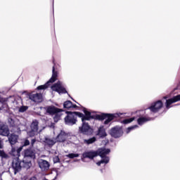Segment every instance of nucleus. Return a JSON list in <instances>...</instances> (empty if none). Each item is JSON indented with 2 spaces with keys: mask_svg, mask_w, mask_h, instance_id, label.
<instances>
[{
  "mask_svg": "<svg viewBox=\"0 0 180 180\" xmlns=\"http://www.w3.org/2000/svg\"><path fill=\"white\" fill-rule=\"evenodd\" d=\"M59 162H60V158H58V156H55L53 158V162L56 164Z\"/></svg>",
  "mask_w": 180,
  "mask_h": 180,
  "instance_id": "nucleus-33",
  "label": "nucleus"
},
{
  "mask_svg": "<svg viewBox=\"0 0 180 180\" xmlns=\"http://www.w3.org/2000/svg\"><path fill=\"white\" fill-rule=\"evenodd\" d=\"M39 139L41 143H45L47 146H54L57 141L56 139H51L44 136H40Z\"/></svg>",
  "mask_w": 180,
  "mask_h": 180,
  "instance_id": "nucleus-14",
  "label": "nucleus"
},
{
  "mask_svg": "<svg viewBox=\"0 0 180 180\" xmlns=\"http://www.w3.org/2000/svg\"><path fill=\"white\" fill-rule=\"evenodd\" d=\"M110 134L112 136V137H115V139L122 137L123 135V129L120 127H115L111 129Z\"/></svg>",
  "mask_w": 180,
  "mask_h": 180,
  "instance_id": "nucleus-7",
  "label": "nucleus"
},
{
  "mask_svg": "<svg viewBox=\"0 0 180 180\" xmlns=\"http://www.w3.org/2000/svg\"><path fill=\"white\" fill-rule=\"evenodd\" d=\"M97 155H100L103 158L100 162H98L97 165H101V164H108L109 162V157L106 156L109 153H110V149L101 148H98L97 150Z\"/></svg>",
  "mask_w": 180,
  "mask_h": 180,
  "instance_id": "nucleus-2",
  "label": "nucleus"
},
{
  "mask_svg": "<svg viewBox=\"0 0 180 180\" xmlns=\"http://www.w3.org/2000/svg\"><path fill=\"white\" fill-rule=\"evenodd\" d=\"M98 155V153L96 151H86L83 153L82 161L85 162V158H89V160H94L95 157Z\"/></svg>",
  "mask_w": 180,
  "mask_h": 180,
  "instance_id": "nucleus-10",
  "label": "nucleus"
},
{
  "mask_svg": "<svg viewBox=\"0 0 180 180\" xmlns=\"http://www.w3.org/2000/svg\"><path fill=\"white\" fill-rule=\"evenodd\" d=\"M63 106L66 109H71V108H73L74 109H75V108H77V105L72 104V103L70 101H65L63 103Z\"/></svg>",
  "mask_w": 180,
  "mask_h": 180,
  "instance_id": "nucleus-22",
  "label": "nucleus"
},
{
  "mask_svg": "<svg viewBox=\"0 0 180 180\" xmlns=\"http://www.w3.org/2000/svg\"><path fill=\"white\" fill-rule=\"evenodd\" d=\"M57 77H58V74L57 73V72H56L54 67H53V75L51 78L49 79V81H48L46 82V84H44V85H41L37 87V89H47V88H49V85H50V84H53V82H55L57 79Z\"/></svg>",
  "mask_w": 180,
  "mask_h": 180,
  "instance_id": "nucleus-5",
  "label": "nucleus"
},
{
  "mask_svg": "<svg viewBox=\"0 0 180 180\" xmlns=\"http://www.w3.org/2000/svg\"><path fill=\"white\" fill-rule=\"evenodd\" d=\"M0 157L3 158H6V153L4 150H0Z\"/></svg>",
  "mask_w": 180,
  "mask_h": 180,
  "instance_id": "nucleus-32",
  "label": "nucleus"
},
{
  "mask_svg": "<svg viewBox=\"0 0 180 180\" xmlns=\"http://www.w3.org/2000/svg\"><path fill=\"white\" fill-rule=\"evenodd\" d=\"M65 113H67V116L65 117V124L72 126L77 123V115L78 116V113L81 112H66Z\"/></svg>",
  "mask_w": 180,
  "mask_h": 180,
  "instance_id": "nucleus-4",
  "label": "nucleus"
},
{
  "mask_svg": "<svg viewBox=\"0 0 180 180\" xmlns=\"http://www.w3.org/2000/svg\"><path fill=\"white\" fill-rule=\"evenodd\" d=\"M0 102L1 103H4V102H5V98H2L1 97H0Z\"/></svg>",
  "mask_w": 180,
  "mask_h": 180,
  "instance_id": "nucleus-35",
  "label": "nucleus"
},
{
  "mask_svg": "<svg viewBox=\"0 0 180 180\" xmlns=\"http://www.w3.org/2000/svg\"><path fill=\"white\" fill-rule=\"evenodd\" d=\"M133 120H134V117L128 118V119L124 120L122 121V123H124V124H128V123H131V122H133Z\"/></svg>",
  "mask_w": 180,
  "mask_h": 180,
  "instance_id": "nucleus-29",
  "label": "nucleus"
},
{
  "mask_svg": "<svg viewBox=\"0 0 180 180\" xmlns=\"http://www.w3.org/2000/svg\"><path fill=\"white\" fill-rule=\"evenodd\" d=\"M8 141L11 144V146H13V144H15L18 142V135L11 134L8 137Z\"/></svg>",
  "mask_w": 180,
  "mask_h": 180,
  "instance_id": "nucleus-21",
  "label": "nucleus"
},
{
  "mask_svg": "<svg viewBox=\"0 0 180 180\" xmlns=\"http://www.w3.org/2000/svg\"><path fill=\"white\" fill-rule=\"evenodd\" d=\"M62 115H63V113L61 112V111L56 112L55 116L53 117L54 122L59 121L61 119Z\"/></svg>",
  "mask_w": 180,
  "mask_h": 180,
  "instance_id": "nucleus-25",
  "label": "nucleus"
},
{
  "mask_svg": "<svg viewBox=\"0 0 180 180\" xmlns=\"http://www.w3.org/2000/svg\"><path fill=\"white\" fill-rule=\"evenodd\" d=\"M30 158H34V152L31 149H27L25 150V156L22 160V164L25 168H30L31 160Z\"/></svg>",
  "mask_w": 180,
  "mask_h": 180,
  "instance_id": "nucleus-3",
  "label": "nucleus"
},
{
  "mask_svg": "<svg viewBox=\"0 0 180 180\" xmlns=\"http://www.w3.org/2000/svg\"><path fill=\"white\" fill-rule=\"evenodd\" d=\"M150 120H151L150 118L142 117L139 118L137 122H138V124L140 126H141V125L144 124V123H146V122H150Z\"/></svg>",
  "mask_w": 180,
  "mask_h": 180,
  "instance_id": "nucleus-23",
  "label": "nucleus"
},
{
  "mask_svg": "<svg viewBox=\"0 0 180 180\" xmlns=\"http://www.w3.org/2000/svg\"><path fill=\"white\" fill-rule=\"evenodd\" d=\"M68 137V134H67L64 131H61L56 137V141H59V143H64L66 141Z\"/></svg>",
  "mask_w": 180,
  "mask_h": 180,
  "instance_id": "nucleus-18",
  "label": "nucleus"
},
{
  "mask_svg": "<svg viewBox=\"0 0 180 180\" xmlns=\"http://www.w3.org/2000/svg\"><path fill=\"white\" fill-rule=\"evenodd\" d=\"M26 110H27V106H22L19 109V112H26Z\"/></svg>",
  "mask_w": 180,
  "mask_h": 180,
  "instance_id": "nucleus-31",
  "label": "nucleus"
},
{
  "mask_svg": "<svg viewBox=\"0 0 180 180\" xmlns=\"http://www.w3.org/2000/svg\"><path fill=\"white\" fill-rule=\"evenodd\" d=\"M30 99L33 102H41L42 96L41 94H32L30 95Z\"/></svg>",
  "mask_w": 180,
  "mask_h": 180,
  "instance_id": "nucleus-20",
  "label": "nucleus"
},
{
  "mask_svg": "<svg viewBox=\"0 0 180 180\" xmlns=\"http://www.w3.org/2000/svg\"><path fill=\"white\" fill-rule=\"evenodd\" d=\"M38 165L41 171H49L50 169V163L43 159L38 160Z\"/></svg>",
  "mask_w": 180,
  "mask_h": 180,
  "instance_id": "nucleus-12",
  "label": "nucleus"
},
{
  "mask_svg": "<svg viewBox=\"0 0 180 180\" xmlns=\"http://www.w3.org/2000/svg\"><path fill=\"white\" fill-rule=\"evenodd\" d=\"M180 101V94L174 96L172 98H169L166 101V108L167 109H169L171 108V105L172 103H175V102H178Z\"/></svg>",
  "mask_w": 180,
  "mask_h": 180,
  "instance_id": "nucleus-16",
  "label": "nucleus"
},
{
  "mask_svg": "<svg viewBox=\"0 0 180 180\" xmlns=\"http://www.w3.org/2000/svg\"><path fill=\"white\" fill-rule=\"evenodd\" d=\"M98 136L100 137H106L108 134H106V131H105V128L103 127H100L98 131Z\"/></svg>",
  "mask_w": 180,
  "mask_h": 180,
  "instance_id": "nucleus-24",
  "label": "nucleus"
},
{
  "mask_svg": "<svg viewBox=\"0 0 180 180\" xmlns=\"http://www.w3.org/2000/svg\"><path fill=\"white\" fill-rule=\"evenodd\" d=\"M30 141L29 140L25 139L23 142L22 147H26L27 146H30Z\"/></svg>",
  "mask_w": 180,
  "mask_h": 180,
  "instance_id": "nucleus-30",
  "label": "nucleus"
},
{
  "mask_svg": "<svg viewBox=\"0 0 180 180\" xmlns=\"http://www.w3.org/2000/svg\"><path fill=\"white\" fill-rule=\"evenodd\" d=\"M83 111L85 115H84L82 113L77 114L79 117L82 118V122L83 123L82 127H79V131L81 133H83V134H88L89 130H91V127L88 123L85 122V120H89V119H91V112L87 111V110L85 108L83 110Z\"/></svg>",
  "mask_w": 180,
  "mask_h": 180,
  "instance_id": "nucleus-1",
  "label": "nucleus"
},
{
  "mask_svg": "<svg viewBox=\"0 0 180 180\" xmlns=\"http://www.w3.org/2000/svg\"><path fill=\"white\" fill-rule=\"evenodd\" d=\"M52 91H55L56 92H58V94H65L67 91H65V89L64 88V86H63V83L61 82H58L56 84H53L51 86Z\"/></svg>",
  "mask_w": 180,
  "mask_h": 180,
  "instance_id": "nucleus-9",
  "label": "nucleus"
},
{
  "mask_svg": "<svg viewBox=\"0 0 180 180\" xmlns=\"http://www.w3.org/2000/svg\"><path fill=\"white\" fill-rule=\"evenodd\" d=\"M137 127H139V126H137V125H134V126L128 127L126 130L127 134H129V131H131V130H134V129H137Z\"/></svg>",
  "mask_w": 180,
  "mask_h": 180,
  "instance_id": "nucleus-28",
  "label": "nucleus"
},
{
  "mask_svg": "<svg viewBox=\"0 0 180 180\" xmlns=\"http://www.w3.org/2000/svg\"><path fill=\"white\" fill-rule=\"evenodd\" d=\"M123 113L117 112L114 114H105V120L104 122V124H109L110 122L113 120L115 117H120Z\"/></svg>",
  "mask_w": 180,
  "mask_h": 180,
  "instance_id": "nucleus-11",
  "label": "nucleus"
},
{
  "mask_svg": "<svg viewBox=\"0 0 180 180\" xmlns=\"http://www.w3.org/2000/svg\"><path fill=\"white\" fill-rule=\"evenodd\" d=\"M95 141H96V138L95 137L84 140V143H86V144H92V143H95Z\"/></svg>",
  "mask_w": 180,
  "mask_h": 180,
  "instance_id": "nucleus-26",
  "label": "nucleus"
},
{
  "mask_svg": "<svg viewBox=\"0 0 180 180\" xmlns=\"http://www.w3.org/2000/svg\"><path fill=\"white\" fill-rule=\"evenodd\" d=\"M4 147V144L2 143V141H0V148H2Z\"/></svg>",
  "mask_w": 180,
  "mask_h": 180,
  "instance_id": "nucleus-36",
  "label": "nucleus"
},
{
  "mask_svg": "<svg viewBox=\"0 0 180 180\" xmlns=\"http://www.w3.org/2000/svg\"><path fill=\"white\" fill-rule=\"evenodd\" d=\"M162 108V102L161 101H158L151 105L149 107L150 112H153V113H157L160 109Z\"/></svg>",
  "mask_w": 180,
  "mask_h": 180,
  "instance_id": "nucleus-13",
  "label": "nucleus"
},
{
  "mask_svg": "<svg viewBox=\"0 0 180 180\" xmlns=\"http://www.w3.org/2000/svg\"><path fill=\"white\" fill-rule=\"evenodd\" d=\"M44 109L46 110V113H49V115H55V113L63 111L61 110V109H58L55 106H48L46 107Z\"/></svg>",
  "mask_w": 180,
  "mask_h": 180,
  "instance_id": "nucleus-19",
  "label": "nucleus"
},
{
  "mask_svg": "<svg viewBox=\"0 0 180 180\" xmlns=\"http://www.w3.org/2000/svg\"><path fill=\"white\" fill-rule=\"evenodd\" d=\"M30 127L31 130L27 132V134L30 137H34V136H36L37 131H39V121L36 120L32 121Z\"/></svg>",
  "mask_w": 180,
  "mask_h": 180,
  "instance_id": "nucleus-6",
  "label": "nucleus"
},
{
  "mask_svg": "<svg viewBox=\"0 0 180 180\" xmlns=\"http://www.w3.org/2000/svg\"><path fill=\"white\" fill-rule=\"evenodd\" d=\"M34 143H36V139H32V141H31L32 147H33L34 146Z\"/></svg>",
  "mask_w": 180,
  "mask_h": 180,
  "instance_id": "nucleus-34",
  "label": "nucleus"
},
{
  "mask_svg": "<svg viewBox=\"0 0 180 180\" xmlns=\"http://www.w3.org/2000/svg\"><path fill=\"white\" fill-rule=\"evenodd\" d=\"M23 148V146H21L20 148L13 147V146H11V151L10 152L11 155H13V157H16V158H19L20 155V152L22 151Z\"/></svg>",
  "mask_w": 180,
  "mask_h": 180,
  "instance_id": "nucleus-15",
  "label": "nucleus"
},
{
  "mask_svg": "<svg viewBox=\"0 0 180 180\" xmlns=\"http://www.w3.org/2000/svg\"><path fill=\"white\" fill-rule=\"evenodd\" d=\"M22 165L25 167V163L19 161V158H15L13 160V168L14 169V174H16L20 169H22Z\"/></svg>",
  "mask_w": 180,
  "mask_h": 180,
  "instance_id": "nucleus-8",
  "label": "nucleus"
},
{
  "mask_svg": "<svg viewBox=\"0 0 180 180\" xmlns=\"http://www.w3.org/2000/svg\"><path fill=\"white\" fill-rule=\"evenodd\" d=\"M0 136H9V127H8V125L4 124H0Z\"/></svg>",
  "mask_w": 180,
  "mask_h": 180,
  "instance_id": "nucleus-17",
  "label": "nucleus"
},
{
  "mask_svg": "<svg viewBox=\"0 0 180 180\" xmlns=\"http://www.w3.org/2000/svg\"><path fill=\"white\" fill-rule=\"evenodd\" d=\"M66 157H68V158H77L79 157V154L78 153H70L66 155Z\"/></svg>",
  "mask_w": 180,
  "mask_h": 180,
  "instance_id": "nucleus-27",
  "label": "nucleus"
}]
</instances>
